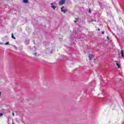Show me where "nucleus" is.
I'll return each instance as SVG.
<instances>
[{
  "instance_id": "22",
  "label": "nucleus",
  "mask_w": 124,
  "mask_h": 124,
  "mask_svg": "<svg viewBox=\"0 0 124 124\" xmlns=\"http://www.w3.org/2000/svg\"><path fill=\"white\" fill-rule=\"evenodd\" d=\"M13 124H14V123H13Z\"/></svg>"
},
{
  "instance_id": "12",
  "label": "nucleus",
  "mask_w": 124,
  "mask_h": 124,
  "mask_svg": "<svg viewBox=\"0 0 124 124\" xmlns=\"http://www.w3.org/2000/svg\"><path fill=\"white\" fill-rule=\"evenodd\" d=\"M14 47L16 50H17V46H14Z\"/></svg>"
},
{
  "instance_id": "7",
  "label": "nucleus",
  "mask_w": 124,
  "mask_h": 124,
  "mask_svg": "<svg viewBox=\"0 0 124 124\" xmlns=\"http://www.w3.org/2000/svg\"><path fill=\"white\" fill-rule=\"evenodd\" d=\"M12 38H13V39H16V38L14 37V35H13V33L12 34Z\"/></svg>"
},
{
  "instance_id": "1",
  "label": "nucleus",
  "mask_w": 124,
  "mask_h": 124,
  "mask_svg": "<svg viewBox=\"0 0 124 124\" xmlns=\"http://www.w3.org/2000/svg\"><path fill=\"white\" fill-rule=\"evenodd\" d=\"M65 3V0H62L59 2L60 5H62V4H64Z\"/></svg>"
},
{
  "instance_id": "9",
  "label": "nucleus",
  "mask_w": 124,
  "mask_h": 124,
  "mask_svg": "<svg viewBox=\"0 0 124 124\" xmlns=\"http://www.w3.org/2000/svg\"><path fill=\"white\" fill-rule=\"evenodd\" d=\"M52 8H53V9H56V6H54V5H52L51 6Z\"/></svg>"
},
{
  "instance_id": "21",
  "label": "nucleus",
  "mask_w": 124,
  "mask_h": 124,
  "mask_svg": "<svg viewBox=\"0 0 124 124\" xmlns=\"http://www.w3.org/2000/svg\"><path fill=\"white\" fill-rule=\"evenodd\" d=\"M115 62H117V61H115Z\"/></svg>"
},
{
  "instance_id": "3",
  "label": "nucleus",
  "mask_w": 124,
  "mask_h": 124,
  "mask_svg": "<svg viewBox=\"0 0 124 124\" xmlns=\"http://www.w3.org/2000/svg\"><path fill=\"white\" fill-rule=\"evenodd\" d=\"M89 60L90 61H91V60L93 59V56L92 55L90 54L89 56Z\"/></svg>"
},
{
  "instance_id": "10",
  "label": "nucleus",
  "mask_w": 124,
  "mask_h": 124,
  "mask_svg": "<svg viewBox=\"0 0 124 124\" xmlns=\"http://www.w3.org/2000/svg\"><path fill=\"white\" fill-rule=\"evenodd\" d=\"M5 45H9V42H7L6 43H5Z\"/></svg>"
},
{
  "instance_id": "2",
  "label": "nucleus",
  "mask_w": 124,
  "mask_h": 124,
  "mask_svg": "<svg viewBox=\"0 0 124 124\" xmlns=\"http://www.w3.org/2000/svg\"><path fill=\"white\" fill-rule=\"evenodd\" d=\"M63 6H62L61 8V12H63V13H66V12H67V10H63Z\"/></svg>"
},
{
  "instance_id": "8",
  "label": "nucleus",
  "mask_w": 124,
  "mask_h": 124,
  "mask_svg": "<svg viewBox=\"0 0 124 124\" xmlns=\"http://www.w3.org/2000/svg\"><path fill=\"white\" fill-rule=\"evenodd\" d=\"M116 65H117V66H118V67L119 68H120L121 67L120 66V64H119L118 63H116Z\"/></svg>"
},
{
  "instance_id": "13",
  "label": "nucleus",
  "mask_w": 124,
  "mask_h": 124,
  "mask_svg": "<svg viewBox=\"0 0 124 124\" xmlns=\"http://www.w3.org/2000/svg\"><path fill=\"white\" fill-rule=\"evenodd\" d=\"M33 55H34V56H36V55H37V53H35L33 54Z\"/></svg>"
},
{
  "instance_id": "19",
  "label": "nucleus",
  "mask_w": 124,
  "mask_h": 124,
  "mask_svg": "<svg viewBox=\"0 0 124 124\" xmlns=\"http://www.w3.org/2000/svg\"><path fill=\"white\" fill-rule=\"evenodd\" d=\"M54 4V3H51V5L52 6V5H53Z\"/></svg>"
},
{
  "instance_id": "6",
  "label": "nucleus",
  "mask_w": 124,
  "mask_h": 124,
  "mask_svg": "<svg viewBox=\"0 0 124 124\" xmlns=\"http://www.w3.org/2000/svg\"><path fill=\"white\" fill-rule=\"evenodd\" d=\"M121 52L122 58H124V51H123V50H121Z\"/></svg>"
},
{
  "instance_id": "5",
  "label": "nucleus",
  "mask_w": 124,
  "mask_h": 124,
  "mask_svg": "<svg viewBox=\"0 0 124 124\" xmlns=\"http://www.w3.org/2000/svg\"><path fill=\"white\" fill-rule=\"evenodd\" d=\"M78 21H79V18H76L74 20V23H77Z\"/></svg>"
},
{
  "instance_id": "18",
  "label": "nucleus",
  "mask_w": 124,
  "mask_h": 124,
  "mask_svg": "<svg viewBox=\"0 0 124 124\" xmlns=\"http://www.w3.org/2000/svg\"><path fill=\"white\" fill-rule=\"evenodd\" d=\"M12 115H13V116L14 117V112H13Z\"/></svg>"
},
{
  "instance_id": "4",
  "label": "nucleus",
  "mask_w": 124,
  "mask_h": 124,
  "mask_svg": "<svg viewBox=\"0 0 124 124\" xmlns=\"http://www.w3.org/2000/svg\"><path fill=\"white\" fill-rule=\"evenodd\" d=\"M23 2L24 3H29V0H23Z\"/></svg>"
},
{
  "instance_id": "20",
  "label": "nucleus",
  "mask_w": 124,
  "mask_h": 124,
  "mask_svg": "<svg viewBox=\"0 0 124 124\" xmlns=\"http://www.w3.org/2000/svg\"><path fill=\"white\" fill-rule=\"evenodd\" d=\"M98 31H100V29H99V28H98Z\"/></svg>"
},
{
  "instance_id": "16",
  "label": "nucleus",
  "mask_w": 124,
  "mask_h": 124,
  "mask_svg": "<svg viewBox=\"0 0 124 124\" xmlns=\"http://www.w3.org/2000/svg\"><path fill=\"white\" fill-rule=\"evenodd\" d=\"M107 38L109 40V37H108V36H107Z\"/></svg>"
},
{
  "instance_id": "15",
  "label": "nucleus",
  "mask_w": 124,
  "mask_h": 124,
  "mask_svg": "<svg viewBox=\"0 0 124 124\" xmlns=\"http://www.w3.org/2000/svg\"><path fill=\"white\" fill-rule=\"evenodd\" d=\"M0 116H3V113H0Z\"/></svg>"
},
{
  "instance_id": "11",
  "label": "nucleus",
  "mask_w": 124,
  "mask_h": 124,
  "mask_svg": "<svg viewBox=\"0 0 124 124\" xmlns=\"http://www.w3.org/2000/svg\"><path fill=\"white\" fill-rule=\"evenodd\" d=\"M91 22H96V20H93V19H92L91 20Z\"/></svg>"
},
{
  "instance_id": "17",
  "label": "nucleus",
  "mask_w": 124,
  "mask_h": 124,
  "mask_svg": "<svg viewBox=\"0 0 124 124\" xmlns=\"http://www.w3.org/2000/svg\"><path fill=\"white\" fill-rule=\"evenodd\" d=\"M102 34H104V31L102 32Z\"/></svg>"
},
{
  "instance_id": "14",
  "label": "nucleus",
  "mask_w": 124,
  "mask_h": 124,
  "mask_svg": "<svg viewBox=\"0 0 124 124\" xmlns=\"http://www.w3.org/2000/svg\"><path fill=\"white\" fill-rule=\"evenodd\" d=\"M91 9H90L89 10V13H91Z\"/></svg>"
}]
</instances>
